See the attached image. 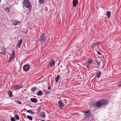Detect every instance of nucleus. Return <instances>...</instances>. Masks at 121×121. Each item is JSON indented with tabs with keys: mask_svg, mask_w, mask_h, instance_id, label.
<instances>
[{
	"mask_svg": "<svg viewBox=\"0 0 121 121\" xmlns=\"http://www.w3.org/2000/svg\"><path fill=\"white\" fill-rule=\"evenodd\" d=\"M23 7L28 9L29 10H31L32 6L29 1L27 0H24L23 2Z\"/></svg>",
	"mask_w": 121,
	"mask_h": 121,
	"instance_id": "f257e3e1",
	"label": "nucleus"
},
{
	"mask_svg": "<svg viewBox=\"0 0 121 121\" xmlns=\"http://www.w3.org/2000/svg\"><path fill=\"white\" fill-rule=\"evenodd\" d=\"M46 38L44 34L43 33L41 32L40 36L38 40V41L43 43L46 39Z\"/></svg>",
	"mask_w": 121,
	"mask_h": 121,
	"instance_id": "f03ea898",
	"label": "nucleus"
},
{
	"mask_svg": "<svg viewBox=\"0 0 121 121\" xmlns=\"http://www.w3.org/2000/svg\"><path fill=\"white\" fill-rule=\"evenodd\" d=\"M56 63L55 60L53 58H52L48 62V65L51 67H52L54 66Z\"/></svg>",
	"mask_w": 121,
	"mask_h": 121,
	"instance_id": "7ed1b4c3",
	"label": "nucleus"
},
{
	"mask_svg": "<svg viewBox=\"0 0 121 121\" xmlns=\"http://www.w3.org/2000/svg\"><path fill=\"white\" fill-rule=\"evenodd\" d=\"M102 106H104L106 105L108 102V101L106 99H102L100 100Z\"/></svg>",
	"mask_w": 121,
	"mask_h": 121,
	"instance_id": "20e7f679",
	"label": "nucleus"
},
{
	"mask_svg": "<svg viewBox=\"0 0 121 121\" xmlns=\"http://www.w3.org/2000/svg\"><path fill=\"white\" fill-rule=\"evenodd\" d=\"M30 66L29 64H27L23 66V69L24 71H27L29 69Z\"/></svg>",
	"mask_w": 121,
	"mask_h": 121,
	"instance_id": "39448f33",
	"label": "nucleus"
},
{
	"mask_svg": "<svg viewBox=\"0 0 121 121\" xmlns=\"http://www.w3.org/2000/svg\"><path fill=\"white\" fill-rule=\"evenodd\" d=\"M58 104L59 107L60 109H62L63 108L65 105L63 104L62 101L61 100L59 101H58Z\"/></svg>",
	"mask_w": 121,
	"mask_h": 121,
	"instance_id": "423d86ee",
	"label": "nucleus"
},
{
	"mask_svg": "<svg viewBox=\"0 0 121 121\" xmlns=\"http://www.w3.org/2000/svg\"><path fill=\"white\" fill-rule=\"evenodd\" d=\"M95 71H97L96 73V74L95 76H96L98 78H99L100 77L101 74V72L100 71L98 70H96Z\"/></svg>",
	"mask_w": 121,
	"mask_h": 121,
	"instance_id": "0eeeda50",
	"label": "nucleus"
},
{
	"mask_svg": "<svg viewBox=\"0 0 121 121\" xmlns=\"http://www.w3.org/2000/svg\"><path fill=\"white\" fill-rule=\"evenodd\" d=\"M23 85L21 83L19 84L16 85L15 86V88L16 89H19L21 88V87H22Z\"/></svg>",
	"mask_w": 121,
	"mask_h": 121,
	"instance_id": "6e6552de",
	"label": "nucleus"
},
{
	"mask_svg": "<svg viewBox=\"0 0 121 121\" xmlns=\"http://www.w3.org/2000/svg\"><path fill=\"white\" fill-rule=\"evenodd\" d=\"M22 39H20L19 41L18 42V43L16 45V47L18 48L20 47L21 45L22 44Z\"/></svg>",
	"mask_w": 121,
	"mask_h": 121,
	"instance_id": "1a4fd4ad",
	"label": "nucleus"
},
{
	"mask_svg": "<svg viewBox=\"0 0 121 121\" xmlns=\"http://www.w3.org/2000/svg\"><path fill=\"white\" fill-rule=\"evenodd\" d=\"M30 101L31 102L34 103H36L38 102V100L36 98H31L30 99Z\"/></svg>",
	"mask_w": 121,
	"mask_h": 121,
	"instance_id": "9d476101",
	"label": "nucleus"
},
{
	"mask_svg": "<svg viewBox=\"0 0 121 121\" xmlns=\"http://www.w3.org/2000/svg\"><path fill=\"white\" fill-rule=\"evenodd\" d=\"M78 0H73V6L75 7L76 5L78 4Z\"/></svg>",
	"mask_w": 121,
	"mask_h": 121,
	"instance_id": "9b49d317",
	"label": "nucleus"
},
{
	"mask_svg": "<svg viewBox=\"0 0 121 121\" xmlns=\"http://www.w3.org/2000/svg\"><path fill=\"white\" fill-rule=\"evenodd\" d=\"M94 62V61L92 59L89 58L87 60V62H88V65H89L91 64L92 63Z\"/></svg>",
	"mask_w": 121,
	"mask_h": 121,
	"instance_id": "f8f14e48",
	"label": "nucleus"
},
{
	"mask_svg": "<svg viewBox=\"0 0 121 121\" xmlns=\"http://www.w3.org/2000/svg\"><path fill=\"white\" fill-rule=\"evenodd\" d=\"M20 22L17 21L16 20H14L12 22L13 24V25L15 26L17 25V24Z\"/></svg>",
	"mask_w": 121,
	"mask_h": 121,
	"instance_id": "ddd939ff",
	"label": "nucleus"
},
{
	"mask_svg": "<svg viewBox=\"0 0 121 121\" xmlns=\"http://www.w3.org/2000/svg\"><path fill=\"white\" fill-rule=\"evenodd\" d=\"M96 105L98 107H100L102 105L100 100L99 101L97 102H96Z\"/></svg>",
	"mask_w": 121,
	"mask_h": 121,
	"instance_id": "4468645a",
	"label": "nucleus"
},
{
	"mask_svg": "<svg viewBox=\"0 0 121 121\" xmlns=\"http://www.w3.org/2000/svg\"><path fill=\"white\" fill-rule=\"evenodd\" d=\"M60 78V76L59 75H57L56 77V78L55 81L56 83H57L59 82V80Z\"/></svg>",
	"mask_w": 121,
	"mask_h": 121,
	"instance_id": "2eb2a0df",
	"label": "nucleus"
},
{
	"mask_svg": "<svg viewBox=\"0 0 121 121\" xmlns=\"http://www.w3.org/2000/svg\"><path fill=\"white\" fill-rule=\"evenodd\" d=\"M43 94V92L41 91H39L38 92L36 93V94L39 96H41Z\"/></svg>",
	"mask_w": 121,
	"mask_h": 121,
	"instance_id": "dca6fc26",
	"label": "nucleus"
},
{
	"mask_svg": "<svg viewBox=\"0 0 121 121\" xmlns=\"http://www.w3.org/2000/svg\"><path fill=\"white\" fill-rule=\"evenodd\" d=\"M111 13L109 11H108L107 12L106 15L108 18H109L110 17Z\"/></svg>",
	"mask_w": 121,
	"mask_h": 121,
	"instance_id": "f3484780",
	"label": "nucleus"
},
{
	"mask_svg": "<svg viewBox=\"0 0 121 121\" xmlns=\"http://www.w3.org/2000/svg\"><path fill=\"white\" fill-rule=\"evenodd\" d=\"M45 112H42L41 114V117L43 118H45Z\"/></svg>",
	"mask_w": 121,
	"mask_h": 121,
	"instance_id": "a211bd4d",
	"label": "nucleus"
},
{
	"mask_svg": "<svg viewBox=\"0 0 121 121\" xmlns=\"http://www.w3.org/2000/svg\"><path fill=\"white\" fill-rule=\"evenodd\" d=\"M39 2L41 4H43L45 3L44 0H39Z\"/></svg>",
	"mask_w": 121,
	"mask_h": 121,
	"instance_id": "6ab92c4d",
	"label": "nucleus"
},
{
	"mask_svg": "<svg viewBox=\"0 0 121 121\" xmlns=\"http://www.w3.org/2000/svg\"><path fill=\"white\" fill-rule=\"evenodd\" d=\"M8 93L10 97H11L12 96V92L11 91H9L8 92Z\"/></svg>",
	"mask_w": 121,
	"mask_h": 121,
	"instance_id": "aec40b11",
	"label": "nucleus"
},
{
	"mask_svg": "<svg viewBox=\"0 0 121 121\" xmlns=\"http://www.w3.org/2000/svg\"><path fill=\"white\" fill-rule=\"evenodd\" d=\"M0 54L1 55H4L6 54V52L5 50H4L3 51L0 52Z\"/></svg>",
	"mask_w": 121,
	"mask_h": 121,
	"instance_id": "412c9836",
	"label": "nucleus"
},
{
	"mask_svg": "<svg viewBox=\"0 0 121 121\" xmlns=\"http://www.w3.org/2000/svg\"><path fill=\"white\" fill-rule=\"evenodd\" d=\"M10 9V8L8 7H7L6 8H4V10L5 11H7V10L8 11V12H9V10Z\"/></svg>",
	"mask_w": 121,
	"mask_h": 121,
	"instance_id": "4be33fe9",
	"label": "nucleus"
},
{
	"mask_svg": "<svg viewBox=\"0 0 121 121\" xmlns=\"http://www.w3.org/2000/svg\"><path fill=\"white\" fill-rule=\"evenodd\" d=\"M82 112L84 113H86L87 114L91 112V111L90 110H88L87 111H83Z\"/></svg>",
	"mask_w": 121,
	"mask_h": 121,
	"instance_id": "5701e85b",
	"label": "nucleus"
},
{
	"mask_svg": "<svg viewBox=\"0 0 121 121\" xmlns=\"http://www.w3.org/2000/svg\"><path fill=\"white\" fill-rule=\"evenodd\" d=\"M27 117L30 120H32L33 119L32 117L30 116L29 115L27 116Z\"/></svg>",
	"mask_w": 121,
	"mask_h": 121,
	"instance_id": "b1692460",
	"label": "nucleus"
},
{
	"mask_svg": "<svg viewBox=\"0 0 121 121\" xmlns=\"http://www.w3.org/2000/svg\"><path fill=\"white\" fill-rule=\"evenodd\" d=\"M27 112L30 113L31 114H34V112L30 110H28L26 111Z\"/></svg>",
	"mask_w": 121,
	"mask_h": 121,
	"instance_id": "393cba45",
	"label": "nucleus"
},
{
	"mask_svg": "<svg viewBox=\"0 0 121 121\" xmlns=\"http://www.w3.org/2000/svg\"><path fill=\"white\" fill-rule=\"evenodd\" d=\"M15 117L17 120H18L19 119V117L18 115H15Z\"/></svg>",
	"mask_w": 121,
	"mask_h": 121,
	"instance_id": "a878e982",
	"label": "nucleus"
},
{
	"mask_svg": "<svg viewBox=\"0 0 121 121\" xmlns=\"http://www.w3.org/2000/svg\"><path fill=\"white\" fill-rule=\"evenodd\" d=\"M36 89V88L35 87L32 88L31 89V90L32 92H33L35 91Z\"/></svg>",
	"mask_w": 121,
	"mask_h": 121,
	"instance_id": "bb28decb",
	"label": "nucleus"
},
{
	"mask_svg": "<svg viewBox=\"0 0 121 121\" xmlns=\"http://www.w3.org/2000/svg\"><path fill=\"white\" fill-rule=\"evenodd\" d=\"M95 61L96 62V63L98 65H100V62L99 61H98L97 60H95Z\"/></svg>",
	"mask_w": 121,
	"mask_h": 121,
	"instance_id": "cd10ccee",
	"label": "nucleus"
},
{
	"mask_svg": "<svg viewBox=\"0 0 121 121\" xmlns=\"http://www.w3.org/2000/svg\"><path fill=\"white\" fill-rule=\"evenodd\" d=\"M91 115V114H89L88 115H87V114H85V116L86 117H89Z\"/></svg>",
	"mask_w": 121,
	"mask_h": 121,
	"instance_id": "c85d7f7f",
	"label": "nucleus"
},
{
	"mask_svg": "<svg viewBox=\"0 0 121 121\" xmlns=\"http://www.w3.org/2000/svg\"><path fill=\"white\" fill-rule=\"evenodd\" d=\"M10 120L11 121H15V119L14 118L12 117L10 119Z\"/></svg>",
	"mask_w": 121,
	"mask_h": 121,
	"instance_id": "c756f323",
	"label": "nucleus"
},
{
	"mask_svg": "<svg viewBox=\"0 0 121 121\" xmlns=\"http://www.w3.org/2000/svg\"><path fill=\"white\" fill-rule=\"evenodd\" d=\"M13 58V57L12 56H11L9 60L8 61V62H9L11 60V59H12Z\"/></svg>",
	"mask_w": 121,
	"mask_h": 121,
	"instance_id": "7c9ffc66",
	"label": "nucleus"
},
{
	"mask_svg": "<svg viewBox=\"0 0 121 121\" xmlns=\"http://www.w3.org/2000/svg\"><path fill=\"white\" fill-rule=\"evenodd\" d=\"M15 55V52L14 51H13L12 55L11 56H12L13 57V56Z\"/></svg>",
	"mask_w": 121,
	"mask_h": 121,
	"instance_id": "2f4dec72",
	"label": "nucleus"
},
{
	"mask_svg": "<svg viewBox=\"0 0 121 121\" xmlns=\"http://www.w3.org/2000/svg\"><path fill=\"white\" fill-rule=\"evenodd\" d=\"M97 43H96V42L93 45V47H95L97 46Z\"/></svg>",
	"mask_w": 121,
	"mask_h": 121,
	"instance_id": "473e14b6",
	"label": "nucleus"
},
{
	"mask_svg": "<svg viewBox=\"0 0 121 121\" xmlns=\"http://www.w3.org/2000/svg\"><path fill=\"white\" fill-rule=\"evenodd\" d=\"M96 52H97L98 54L99 55H101V52H98L97 51H96Z\"/></svg>",
	"mask_w": 121,
	"mask_h": 121,
	"instance_id": "72a5a7b5",
	"label": "nucleus"
},
{
	"mask_svg": "<svg viewBox=\"0 0 121 121\" xmlns=\"http://www.w3.org/2000/svg\"><path fill=\"white\" fill-rule=\"evenodd\" d=\"M17 102L18 104H22L21 102L18 100L17 101Z\"/></svg>",
	"mask_w": 121,
	"mask_h": 121,
	"instance_id": "f704fd0d",
	"label": "nucleus"
},
{
	"mask_svg": "<svg viewBox=\"0 0 121 121\" xmlns=\"http://www.w3.org/2000/svg\"><path fill=\"white\" fill-rule=\"evenodd\" d=\"M86 67L88 70H89L90 69V68L89 67V66L88 65H86Z\"/></svg>",
	"mask_w": 121,
	"mask_h": 121,
	"instance_id": "c9c22d12",
	"label": "nucleus"
},
{
	"mask_svg": "<svg viewBox=\"0 0 121 121\" xmlns=\"http://www.w3.org/2000/svg\"><path fill=\"white\" fill-rule=\"evenodd\" d=\"M96 43H97V44H99L101 43L100 42H96Z\"/></svg>",
	"mask_w": 121,
	"mask_h": 121,
	"instance_id": "e433bc0d",
	"label": "nucleus"
},
{
	"mask_svg": "<svg viewBox=\"0 0 121 121\" xmlns=\"http://www.w3.org/2000/svg\"><path fill=\"white\" fill-rule=\"evenodd\" d=\"M119 85L120 86H121V82L120 83Z\"/></svg>",
	"mask_w": 121,
	"mask_h": 121,
	"instance_id": "4c0bfd02",
	"label": "nucleus"
},
{
	"mask_svg": "<svg viewBox=\"0 0 121 121\" xmlns=\"http://www.w3.org/2000/svg\"><path fill=\"white\" fill-rule=\"evenodd\" d=\"M50 92L49 91H48V92H47L46 93V94H47L48 93H49Z\"/></svg>",
	"mask_w": 121,
	"mask_h": 121,
	"instance_id": "58836bf2",
	"label": "nucleus"
},
{
	"mask_svg": "<svg viewBox=\"0 0 121 121\" xmlns=\"http://www.w3.org/2000/svg\"><path fill=\"white\" fill-rule=\"evenodd\" d=\"M50 89V87H48V90Z\"/></svg>",
	"mask_w": 121,
	"mask_h": 121,
	"instance_id": "ea45409f",
	"label": "nucleus"
},
{
	"mask_svg": "<svg viewBox=\"0 0 121 121\" xmlns=\"http://www.w3.org/2000/svg\"><path fill=\"white\" fill-rule=\"evenodd\" d=\"M41 121H45V120H43Z\"/></svg>",
	"mask_w": 121,
	"mask_h": 121,
	"instance_id": "a19ab883",
	"label": "nucleus"
},
{
	"mask_svg": "<svg viewBox=\"0 0 121 121\" xmlns=\"http://www.w3.org/2000/svg\"><path fill=\"white\" fill-rule=\"evenodd\" d=\"M95 105L94 104L93 105H92L93 106H95Z\"/></svg>",
	"mask_w": 121,
	"mask_h": 121,
	"instance_id": "79ce46f5",
	"label": "nucleus"
},
{
	"mask_svg": "<svg viewBox=\"0 0 121 121\" xmlns=\"http://www.w3.org/2000/svg\"><path fill=\"white\" fill-rule=\"evenodd\" d=\"M1 0H0V2H1Z\"/></svg>",
	"mask_w": 121,
	"mask_h": 121,
	"instance_id": "37998d69",
	"label": "nucleus"
}]
</instances>
